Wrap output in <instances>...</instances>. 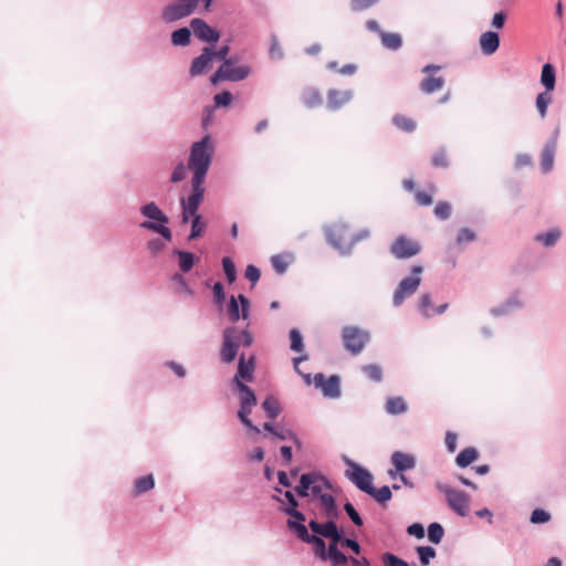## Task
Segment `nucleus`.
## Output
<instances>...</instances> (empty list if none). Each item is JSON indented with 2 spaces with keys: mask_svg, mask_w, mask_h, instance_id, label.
I'll list each match as a JSON object with an SVG mask.
<instances>
[{
  "mask_svg": "<svg viewBox=\"0 0 566 566\" xmlns=\"http://www.w3.org/2000/svg\"><path fill=\"white\" fill-rule=\"evenodd\" d=\"M352 471H346V476L363 492L367 493L371 490L373 475L364 468L349 462Z\"/></svg>",
  "mask_w": 566,
  "mask_h": 566,
  "instance_id": "obj_14",
  "label": "nucleus"
},
{
  "mask_svg": "<svg viewBox=\"0 0 566 566\" xmlns=\"http://www.w3.org/2000/svg\"><path fill=\"white\" fill-rule=\"evenodd\" d=\"M187 169L184 164H179L176 166L171 174V181L172 182H179L186 178Z\"/></svg>",
  "mask_w": 566,
  "mask_h": 566,
  "instance_id": "obj_59",
  "label": "nucleus"
},
{
  "mask_svg": "<svg viewBox=\"0 0 566 566\" xmlns=\"http://www.w3.org/2000/svg\"><path fill=\"white\" fill-rule=\"evenodd\" d=\"M231 334H232V329H226L223 332V343H222L220 356H221L222 361H224V363L233 361L238 354V348H235V345H233V343H232L233 337Z\"/></svg>",
  "mask_w": 566,
  "mask_h": 566,
  "instance_id": "obj_24",
  "label": "nucleus"
},
{
  "mask_svg": "<svg viewBox=\"0 0 566 566\" xmlns=\"http://www.w3.org/2000/svg\"><path fill=\"white\" fill-rule=\"evenodd\" d=\"M203 180L192 179V195L186 201L181 200L182 205V223H187L191 216H196L199 206L203 199L205 188L202 187Z\"/></svg>",
  "mask_w": 566,
  "mask_h": 566,
  "instance_id": "obj_11",
  "label": "nucleus"
},
{
  "mask_svg": "<svg viewBox=\"0 0 566 566\" xmlns=\"http://www.w3.org/2000/svg\"><path fill=\"white\" fill-rule=\"evenodd\" d=\"M199 0H177V2L167 6L163 11V19L166 22H172L190 15L198 6Z\"/></svg>",
  "mask_w": 566,
  "mask_h": 566,
  "instance_id": "obj_12",
  "label": "nucleus"
},
{
  "mask_svg": "<svg viewBox=\"0 0 566 566\" xmlns=\"http://www.w3.org/2000/svg\"><path fill=\"white\" fill-rule=\"evenodd\" d=\"M274 437L281 440H293L294 442L298 443V439L296 438L295 433L289 429H276Z\"/></svg>",
  "mask_w": 566,
  "mask_h": 566,
  "instance_id": "obj_57",
  "label": "nucleus"
},
{
  "mask_svg": "<svg viewBox=\"0 0 566 566\" xmlns=\"http://www.w3.org/2000/svg\"><path fill=\"white\" fill-rule=\"evenodd\" d=\"M214 104L218 107L229 106L232 102V94L229 91H224L214 96Z\"/></svg>",
  "mask_w": 566,
  "mask_h": 566,
  "instance_id": "obj_52",
  "label": "nucleus"
},
{
  "mask_svg": "<svg viewBox=\"0 0 566 566\" xmlns=\"http://www.w3.org/2000/svg\"><path fill=\"white\" fill-rule=\"evenodd\" d=\"M437 489L446 495L447 502L452 511L461 516L469 514L470 496L468 494L442 483H438Z\"/></svg>",
  "mask_w": 566,
  "mask_h": 566,
  "instance_id": "obj_6",
  "label": "nucleus"
},
{
  "mask_svg": "<svg viewBox=\"0 0 566 566\" xmlns=\"http://www.w3.org/2000/svg\"><path fill=\"white\" fill-rule=\"evenodd\" d=\"M385 410L389 415H401L408 410V405L402 397L394 396L386 400Z\"/></svg>",
  "mask_w": 566,
  "mask_h": 566,
  "instance_id": "obj_28",
  "label": "nucleus"
},
{
  "mask_svg": "<svg viewBox=\"0 0 566 566\" xmlns=\"http://www.w3.org/2000/svg\"><path fill=\"white\" fill-rule=\"evenodd\" d=\"M382 560L386 566H409L407 562L398 558L397 556L390 553L384 554Z\"/></svg>",
  "mask_w": 566,
  "mask_h": 566,
  "instance_id": "obj_55",
  "label": "nucleus"
},
{
  "mask_svg": "<svg viewBox=\"0 0 566 566\" xmlns=\"http://www.w3.org/2000/svg\"><path fill=\"white\" fill-rule=\"evenodd\" d=\"M380 39L382 45L389 50H398L402 44L398 33L380 32Z\"/></svg>",
  "mask_w": 566,
  "mask_h": 566,
  "instance_id": "obj_34",
  "label": "nucleus"
},
{
  "mask_svg": "<svg viewBox=\"0 0 566 566\" xmlns=\"http://www.w3.org/2000/svg\"><path fill=\"white\" fill-rule=\"evenodd\" d=\"M417 553L419 555L421 564L424 566H427L430 563V559L436 556L434 548L430 546H419L417 548Z\"/></svg>",
  "mask_w": 566,
  "mask_h": 566,
  "instance_id": "obj_47",
  "label": "nucleus"
},
{
  "mask_svg": "<svg viewBox=\"0 0 566 566\" xmlns=\"http://www.w3.org/2000/svg\"><path fill=\"white\" fill-rule=\"evenodd\" d=\"M530 520L533 524L547 523L551 520V514L542 509H535Z\"/></svg>",
  "mask_w": 566,
  "mask_h": 566,
  "instance_id": "obj_50",
  "label": "nucleus"
},
{
  "mask_svg": "<svg viewBox=\"0 0 566 566\" xmlns=\"http://www.w3.org/2000/svg\"><path fill=\"white\" fill-rule=\"evenodd\" d=\"M231 334H232V329H226L223 332V343H222L220 356H221L222 361H224V363L233 361L238 354V348H235V345H233V343H232L233 337Z\"/></svg>",
  "mask_w": 566,
  "mask_h": 566,
  "instance_id": "obj_23",
  "label": "nucleus"
},
{
  "mask_svg": "<svg viewBox=\"0 0 566 566\" xmlns=\"http://www.w3.org/2000/svg\"><path fill=\"white\" fill-rule=\"evenodd\" d=\"M260 275H261L260 270H259L256 266H254V265H252V264H250V265H248V266H247L245 272H244V276H245V277H247V279H248V280H249L253 285L259 281Z\"/></svg>",
  "mask_w": 566,
  "mask_h": 566,
  "instance_id": "obj_56",
  "label": "nucleus"
},
{
  "mask_svg": "<svg viewBox=\"0 0 566 566\" xmlns=\"http://www.w3.org/2000/svg\"><path fill=\"white\" fill-rule=\"evenodd\" d=\"M177 254L179 258L180 270L185 273L189 272L192 269L193 263H195L193 254L190 252H185V251H178Z\"/></svg>",
  "mask_w": 566,
  "mask_h": 566,
  "instance_id": "obj_41",
  "label": "nucleus"
},
{
  "mask_svg": "<svg viewBox=\"0 0 566 566\" xmlns=\"http://www.w3.org/2000/svg\"><path fill=\"white\" fill-rule=\"evenodd\" d=\"M212 59L213 50L210 48H205L202 53L192 61L190 66V75L197 76L202 74L207 69L210 67Z\"/></svg>",
  "mask_w": 566,
  "mask_h": 566,
  "instance_id": "obj_20",
  "label": "nucleus"
},
{
  "mask_svg": "<svg viewBox=\"0 0 566 566\" xmlns=\"http://www.w3.org/2000/svg\"><path fill=\"white\" fill-rule=\"evenodd\" d=\"M431 163L437 168H447L449 165L447 153L443 149L438 150L432 156Z\"/></svg>",
  "mask_w": 566,
  "mask_h": 566,
  "instance_id": "obj_51",
  "label": "nucleus"
},
{
  "mask_svg": "<svg viewBox=\"0 0 566 566\" xmlns=\"http://www.w3.org/2000/svg\"><path fill=\"white\" fill-rule=\"evenodd\" d=\"M228 329H232L233 345L239 349L241 345L249 347L253 343V336L249 331H238L235 327H229Z\"/></svg>",
  "mask_w": 566,
  "mask_h": 566,
  "instance_id": "obj_29",
  "label": "nucleus"
},
{
  "mask_svg": "<svg viewBox=\"0 0 566 566\" xmlns=\"http://www.w3.org/2000/svg\"><path fill=\"white\" fill-rule=\"evenodd\" d=\"M213 146L210 136H205L201 140L193 143L190 150L189 168L193 171V180H203L209 169Z\"/></svg>",
  "mask_w": 566,
  "mask_h": 566,
  "instance_id": "obj_2",
  "label": "nucleus"
},
{
  "mask_svg": "<svg viewBox=\"0 0 566 566\" xmlns=\"http://www.w3.org/2000/svg\"><path fill=\"white\" fill-rule=\"evenodd\" d=\"M327 241L336 249H346L355 244L359 237L354 235L349 227L344 223H335L326 230Z\"/></svg>",
  "mask_w": 566,
  "mask_h": 566,
  "instance_id": "obj_5",
  "label": "nucleus"
},
{
  "mask_svg": "<svg viewBox=\"0 0 566 566\" xmlns=\"http://www.w3.org/2000/svg\"><path fill=\"white\" fill-rule=\"evenodd\" d=\"M254 357L251 356L248 360L245 359L244 355L240 356L239 365H238V371L237 375L233 378V385L239 386V384H244L245 381H252L253 380V373H254Z\"/></svg>",
  "mask_w": 566,
  "mask_h": 566,
  "instance_id": "obj_19",
  "label": "nucleus"
},
{
  "mask_svg": "<svg viewBox=\"0 0 566 566\" xmlns=\"http://www.w3.org/2000/svg\"><path fill=\"white\" fill-rule=\"evenodd\" d=\"M190 35L188 28H180L172 32L171 42L174 45H187L190 42Z\"/></svg>",
  "mask_w": 566,
  "mask_h": 566,
  "instance_id": "obj_38",
  "label": "nucleus"
},
{
  "mask_svg": "<svg viewBox=\"0 0 566 566\" xmlns=\"http://www.w3.org/2000/svg\"><path fill=\"white\" fill-rule=\"evenodd\" d=\"M389 251L396 259H410L421 251V245L416 240L399 235L390 244Z\"/></svg>",
  "mask_w": 566,
  "mask_h": 566,
  "instance_id": "obj_10",
  "label": "nucleus"
},
{
  "mask_svg": "<svg viewBox=\"0 0 566 566\" xmlns=\"http://www.w3.org/2000/svg\"><path fill=\"white\" fill-rule=\"evenodd\" d=\"M155 485V481L151 474L140 476L135 481L134 494L140 495L147 491H150Z\"/></svg>",
  "mask_w": 566,
  "mask_h": 566,
  "instance_id": "obj_33",
  "label": "nucleus"
},
{
  "mask_svg": "<svg viewBox=\"0 0 566 566\" xmlns=\"http://www.w3.org/2000/svg\"><path fill=\"white\" fill-rule=\"evenodd\" d=\"M290 339H291V349L293 352H297V353L303 352V349H304L303 337L296 328L291 329Z\"/></svg>",
  "mask_w": 566,
  "mask_h": 566,
  "instance_id": "obj_45",
  "label": "nucleus"
},
{
  "mask_svg": "<svg viewBox=\"0 0 566 566\" xmlns=\"http://www.w3.org/2000/svg\"><path fill=\"white\" fill-rule=\"evenodd\" d=\"M379 0H352L350 8L353 11H363L374 6Z\"/></svg>",
  "mask_w": 566,
  "mask_h": 566,
  "instance_id": "obj_54",
  "label": "nucleus"
},
{
  "mask_svg": "<svg viewBox=\"0 0 566 566\" xmlns=\"http://www.w3.org/2000/svg\"><path fill=\"white\" fill-rule=\"evenodd\" d=\"M474 240H475V233L468 228H462L459 230L455 241H457L458 245H462L464 243L472 242Z\"/></svg>",
  "mask_w": 566,
  "mask_h": 566,
  "instance_id": "obj_49",
  "label": "nucleus"
},
{
  "mask_svg": "<svg viewBox=\"0 0 566 566\" xmlns=\"http://www.w3.org/2000/svg\"><path fill=\"white\" fill-rule=\"evenodd\" d=\"M419 307H420L421 312L424 315H427V316L431 315V312H430V308H431V297H430V295L423 294L421 296L420 302H419Z\"/></svg>",
  "mask_w": 566,
  "mask_h": 566,
  "instance_id": "obj_61",
  "label": "nucleus"
},
{
  "mask_svg": "<svg viewBox=\"0 0 566 566\" xmlns=\"http://www.w3.org/2000/svg\"><path fill=\"white\" fill-rule=\"evenodd\" d=\"M434 214L441 220H446L451 216V206L447 201H439L434 207Z\"/></svg>",
  "mask_w": 566,
  "mask_h": 566,
  "instance_id": "obj_48",
  "label": "nucleus"
},
{
  "mask_svg": "<svg viewBox=\"0 0 566 566\" xmlns=\"http://www.w3.org/2000/svg\"><path fill=\"white\" fill-rule=\"evenodd\" d=\"M391 463L394 464L396 472H402L413 469L416 465V460L410 454L396 451L391 455Z\"/></svg>",
  "mask_w": 566,
  "mask_h": 566,
  "instance_id": "obj_26",
  "label": "nucleus"
},
{
  "mask_svg": "<svg viewBox=\"0 0 566 566\" xmlns=\"http://www.w3.org/2000/svg\"><path fill=\"white\" fill-rule=\"evenodd\" d=\"M190 27L195 35L201 41L216 43L220 38V33L208 25L202 19H192Z\"/></svg>",
  "mask_w": 566,
  "mask_h": 566,
  "instance_id": "obj_18",
  "label": "nucleus"
},
{
  "mask_svg": "<svg viewBox=\"0 0 566 566\" xmlns=\"http://www.w3.org/2000/svg\"><path fill=\"white\" fill-rule=\"evenodd\" d=\"M352 98L349 91L329 90L327 94V104L331 109H338L348 103Z\"/></svg>",
  "mask_w": 566,
  "mask_h": 566,
  "instance_id": "obj_25",
  "label": "nucleus"
},
{
  "mask_svg": "<svg viewBox=\"0 0 566 566\" xmlns=\"http://www.w3.org/2000/svg\"><path fill=\"white\" fill-rule=\"evenodd\" d=\"M555 70L552 64L546 63L543 65L541 82L545 86L546 91H553L555 87Z\"/></svg>",
  "mask_w": 566,
  "mask_h": 566,
  "instance_id": "obj_31",
  "label": "nucleus"
},
{
  "mask_svg": "<svg viewBox=\"0 0 566 566\" xmlns=\"http://www.w3.org/2000/svg\"><path fill=\"white\" fill-rule=\"evenodd\" d=\"M287 526L294 534L304 543L313 544L314 553L317 557L325 560L326 555V544L325 541L316 535H312L308 533L307 527L302 523H296L293 521H287Z\"/></svg>",
  "mask_w": 566,
  "mask_h": 566,
  "instance_id": "obj_9",
  "label": "nucleus"
},
{
  "mask_svg": "<svg viewBox=\"0 0 566 566\" xmlns=\"http://www.w3.org/2000/svg\"><path fill=\"white\" fill-rule=\"evenodd\" d=\"M345 348L353 355L359 354L369 340V334L356 326H345L342 331Z\"/></svg>",
  "mask_w": 566,
  "mask_h": 566,
  "instance_id": "obj_8",
  "label": "nucleus"
},
{
  "mask_svg": "<svg viewBox=\"0 0 566 566\" xmlns=\"http://www.w3.org/2000/svg\"><path fill=\"white\" fill-rule=\"evenodd\" d=\"M552 103V95L549 94V91L543 92L537 95L536 98V108L539 113V116L542 118H545L547 107Z\"/></svg>",
  "mask_w": 566,
  "mask_h": 566,
  "instance_id": "obj_39",
  "label": "nucleus"
},
{
  "mask_svg": "<svg viewBox=\"0 0 566 566\" xmlns=\"http://www.w3.org/2000/svg\"><path fill=\"white\" fill-rule=\"evenodd\" d=\"M394 125L406 133H411L416 129V122L406 115L397 114L392 117Z\"/></svg>",
  "mask_w": 566,
  "mask_h": 566,
  "instance_id": "obj_32",
  "label": "nucleus"
},
{
  "mask_svg": "<svg viewBox=\"0 0 566 566\" xmlns=\"http://www.w3.org/2000/svg\"><path fill=\"white\" fill-rule=\"evenodd\" d=\"M479 44L485 55L495 53L500 46V36L496 32L486 31L480 35Z\"/></svg>",
  "mask_w": 566,
  "mask_h": 566,
  "instance_id": "obj_22",
  "label": "nucleus"
},
{
  "mask_svg": "<svg viewBox=\"0 0 566 566\" xmlns=\"http://www.w3.org/2000/svg\"><path fill=\"white\" fill-rule=\"evenodd\" d=\"M192 224H191V232L189 235L190 240L197 239L201 237L203 233L206 224L201 221V217L199 214L192 216Z\"/></svg>",
  "mask_w": 566,
  "mask_h": 566,
  "instance_id": "obj_46",
  "label": "nucleus"
},
{
  "mask_svg": "<svg viewBox=\"0 0 566 566\" xmlns=\"http://www.w3.org/2000/svg\"><path fill=\"white\" fill-rule=\"evenodd\" d=\"M329 489L331 484L326 478L316 472H311L301 475L300 484L295 488V492L302 497L308 496L310 494L318 497L324 516L327 518H337L339 511L335 499L324 492Z\"/></svg>",
  "mask_w": 566,
  "mask_h": 566,
  "instance_id": "obj_1",
  "label": "nucleus"
},
{
  "mask_svg": "<svg viewBox=\"0 0 566 566\" xmlns=\"http://www.w3.org/2000/svg\"><path fill=\"white\" fill-rule=\"evenodd\" d=\"M479 458V452L474 448L463 449L455 458V462L460 468H465Z\"/></svg>",
  "mask_w": 566,
  "mask_h": 566,
  "instance_id": "obj_30",
  "label": "nucleus"
},
{
  "mask_svg": "<svg viewBox=\"0 0 566 566\" xmlns=\"http://www.w3.org/2000/svg\"><path fill=\"white\" fill-rule=\"evenodd\" d=\"M422 273V266L415 265L411 270V275L408 277H405L398 285L397 290L394 294V304L396 306H399L402 304L405 298L412 295L419 287L421 277L420 274Z\"/></svg>",
  "mask_w": 566,
  "mask_h": 566,
  "instance_id": "obj_7",
  "label": "nucleus"
},
{
  "mask_svg": "<svg viewBox=\"0 0 566 566\" xmlns=\"http://www.w3.org/2000/svg\"><path fill=\"white\" fill-rule=\"evenodd\" d=\"M314 385L319 388L326 397L337 398L340 394L339 377L336 375L326 378L323 374H316Z\"/></svg>",
  "mask_w": 566,
  "mask_h": 566,
  "instance_id": "obj_16",
  "label": "nucleus"
},
{
  "mask_svg": "<svg viewBox=\"0 0 566 566\" xmlns=\"http://www.w3.org/2000/svg\"><path fill=\"white\" fill-rule=\"evenodd\" d=\"M308 526L313 531V535H318L322 538H328L334 542L342 541V533L335 523V518H327L325 523H318L317 521L312 520L310 521Z\"/></svg>",
  "mask_w": 566,
  "mask_h": 566,
  "instance_id": "obj_13",
  "label": "nucleus"
},
{
  "mask_svg": "<svg viewBox=\"0 0 566 566\" xmlns=\"http://www.w3.org/2000/svg\"><path fill=\"white\" fill-rule=\"evenodd\" d=\"M140 212L148 219L158 221H144L140 227L144 229L151 230L163 235L167 241L171 240V231L169 228L165 227V223H168L169 219L167 216L163 213V211L157 207L155 202H149L140 208Z\"/></svg>",
  "mask_w": 566,
  "mask_h": 566,
  "instance_id": "obj_3",
  "label": "nucleus"
},
{
  "mask_svg": "<svg viewBox=\"0 0 566 566\" xmlns=\"http://www.w3.org/2000/svg\"><path fill=\"white\" fill-rule=\"evenodd\" d=\"M172 281L177 283V286L175 289V292L179 295H189L191 296L193 294L192 290L186 282L185 277L181 274H174Z\"/></svg>",
  "mask_w": 566,
  "mask_h": 566,
  "instance_id": "obj_42",
  "label": "nucleus"
},
{
  "mask_svg": "<svg viewBox=\"0 0 566 566\" xmlns=\"http://www.w3.org/2000/svg\"><path fill=\"white\" fill-rule=\"evenodd\" d=\"M415 198L420 206H430L433 202L431 193L424 191H417Z\"/></svg>",
  "mask_w": 566,
  "mask_h": 566,
  "instance_id": "obj_60",
  "label": "nucleus"
},
{
  "mask_svg": "<svg viewBox=\"0 0 566 566\" xmlns=\"http://www.w3.org/2000/svg\"><path fill=\"white\" fill-rule=\"evenodd\" d=\"M328 559L333 566H342V565H345L346 563L350 562V557L348 558L342 552L331 556Z\"/></svg>",
  "mask_w": 566,
  "mask_h": 566,
  "instance_id": "obj_63",
  "label": "nucleus"
},
{
  "mask_svg": "<svg viewBox=\"0 0 566 566\" xmlns=\"http://www.w3.org/2000/svg\"><path fill=\"white\" fill-rule=\"evenodd\" d=\"M212 291H213V296H214L216 303L218 305H221L226 300V293H224L222 284L220 282L214 283Z\"/></svg>",
  "mask_w": 566,
  "mask_h": 566,
  "instance_id": "obj_58",
  "label": "nucleus"
},
{
  "mask_svg": "<svg viewBox=\"0 0 566 566\" xmlns=\"http://www.w3.org/2000/svg\"><path fill=\"white\" fill-rule=\"evenodd\" d=\"M262 408L263 410L265 411V413L268 415L269 418H276L280 412H281V406H280V402L279 400L273 397V396H269L262 403Z\"/></svg>",
  "mask_w": 566,
  "mask_h": 566,
  "instance_id": "obj_35",
  "label": "nucleus"
},
{
  "mask_svg": "<svg viewBox=\"0 0 566 566\" xmlns=\"http://www.w3.org/2000/svg\"><path fill=\"white\" fill-rule=\"evenodd\" d=\"M556 151V143L548 142L541 154V167L544 172H548L552 170L554 166V157Z\"/></svg>",
  "mask_w": 566,
  "mask_h": 566,
  "instance_id": "obj_27",
  "label": "nucleus"
},
{
  "mask_svg": "<svg viewBox=\"0 0 566 566\" xmlns=\"http://www.w3.org/2000/svg\"><path fill=\"white\" fill-rule=\"evenodd\" d=\"M562 232L559 229H551L546 233H541L535 237V240L543 243L545 247H553L560 238Z\"/></svg>",
  "mask_w": 566,
  "mask_h": 566,
  "instance_id": "obj_36",
  "label": "nucleus"
},
{
  "mask_svg": "<svg viewBox=\"0 0 566 566\" xmlns=\"http://www.w3.org/2000/svg\"><path fill=\"white\" fill-rule=\"evenodd\" d=\"M440 70V66L438 65H427L422 69V72L428 74L427 77H424L420 83V90L426 94H432L437 91L442 90L444 86V78L442 76H436L430 74L431 72Z\"/></svg>",
  "mask_w": 566,
  "mask_h": 566,
  "instance_id": "obj_15",
  "label": "nucleus"
},
{
  "mask_svg": "<svg viewBox=\"0 0 566 566\" xmlns=\"http://www.w3.org/2000/svg\"><path fill=\"white\" fill-rule=\"evenodd\" d=\"M457 439L458 436L454 432L448 431L446 433L444 442L450 452H454L457 449Z\"/></svg>",
  "mask_w": 566,
  "mask_h": 566,
  "instance_id": "obj_62",
  "label": "nucleus"
},
{
  "mask_svg": "<svg viewBox=\"0 0 566 566\" xmlns=\"http://www.w3.org/2000/svg\"><path fill=\"white\" fill-rule=\"evenodd\" d=\"M222 66L226 67L224 76L227 81H242L248 77L251 72L248 65L232 66V60H226Z\"/></svg>",
  "mask_w": 566,
  "mask_h": 566,
  "instance_id": "obj_21",
  "label": "nucleus"
},
{
  "mask_svg": "<svg viewBox=\"0 0 566 566\" xmlns=\"http://www.w3.org/2000/svg\"><path fill=\"white\" fill-rule=\"evenodd\" d=\"M222 268L229 283H233L237 279L235 264L231 258L224 256L222 259Z\"/></svg>",
  "mask_w": 566,
  "mask_h": 566,
  "instance_id": "obj_44",
  "label": "nucleus"
},
{
  "mask_svg": "<svg viewBox=\"0 0 566 566\" xmlns=\"http://www.w3.org/2000/svg\"><path fill=\"white\" fill-rule=\"evenodd\" d=\"M250 302L243 295L240 294L238 300L232 295L228 305V315L232 322H237L240 317L247 319L249 316Z\"/></svg>",
  "mask_w": 566,
  "mask_h": 566,
  "instance_id": "obj_17",
  "label": "nucleus"
},
{
  "mask_svg": "<svg viewBox=\"0 0 566 566\" xmlns=\"http://www.w3.org/2000/svg\"><path fill=\"white\" fill-rule=\"evenodd\" d=\"M321 101H322V97L317 91L308 92L305 97V104L310 107H313V106L319 104Z\"/></svg>",
  "mask_w": 566,
  "mask_h": 566,
  "instance_id": "obj_64",
  "label": "nucleus"
},
{
  "mask_svg": "<svg viewBox=\"0 0 566 566\" xmlns=\"http://www.w3.org/2000/svg\"><path fill=\"white\" fill-rule=\"evenodd\" d=\"M344 510L348 514L349 518L352 520V522L355 525H357V526L363 525V520H361L360 515L358 514V512L356 511V509L353 506V504H350L349 502L345 503Z\"/></svg>",
  "mask_w": 566,
  "mask_h": 566,
  "instance_id": "obj_53",
  "label": "nucleus"
},
{
  "mask_svg": "<svg viewBox=\"0 0 566 566\" xmlns=\"http://www.w3.org/2000/svg\"><path fill=\"white\" fill-rule=\"evenodd\" d=\"M234 387L240 395V409L238 411L239 419L250 430L260 432V429L249 419L252 408L256 406L258 402L254 391L245 384H239V386Z\"/></svg>",
  "mask_w": 566,
  "mask_h": 566,
  "instance_id": "obj_4",
  "label": "nucleus"
},
{
  "mask_svg": "<svg viewBox=\"0 0 566 566\" xmlns=\"http://www.w3.org/2000/svg\"><path fill=\"white\" fill-rule=\"evenodd\" d=\"M444 531L439 523H431L428 527L429 541L433 544H439L443 537Z\"/></svg>",
  "mask_w": 566,
  "mask_h": 566,
  "instance_id": "obj_43",
  "label": "nucleus"
},
{
  "mask_svg": "<svg viewBox=\"0 0 566 566\" xmlns=\"http://www.w3.org/2000/svg\"><path fill=\"white\" fill-rule=\"evenodd\" d=\"M367 494L373 496L380 504H385L392 496L391 490L387 485H385L380 489H376L371 485V490H369V492H367Z\"/></svg>",
  "mask_w": 566,
  "mask_h": 566,
  "instance_id": "obj_37",
  "label": "nucleus"
},
{
  "mask_svg": "<svg viewBox=\"0 0 566 566\" xmlns=\"http://www.w3.org/2000/svg\"><path fill=\"white\" fill-rule=\"evenodd\" d=\"M361 370L371 381L379 382L382 379V370L380 366L376 364L365 365L361 367Z\"/></svg>",
  "mask_w": 566,
  "mask_h": 566,
  "instance_id": "obj_40",
  "label": "nucleus"
}]
</instances>
